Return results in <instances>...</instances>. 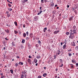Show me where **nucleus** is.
Listing matches in <instances>:
<instances>
[{
	"instance_id": "1",
	"label": "nucleus",
	"mask_w": 78,
	"mask_h": 78,
	"mask_svg": "<svg viewBox=\"0 0 78 78\" xmlns=\"http://www.w3.org/2000/svg\"><path fill=\"white\" fill-rule=\"evenodd\" d=\"M27 61L28 63H29V64H30V65L31 64V62H32V61H31V60L30 59H28L27 60Z\"/></svg>"
},
{
	"instance_id": "2",
	"label": "nucleus",
	"mask_w": 78,
	"mask_h": 78,
	"mask_svg": "<svg viewBox=\"0 0 78 78\" xmlns=\"http://www.w3.org/2000/svg\"><path fill=\"white\" fill-rule=\"evenodd\" d=\"M70 35L69 36V38L70 39H73L74 37V34H70Z\"/></svg>"
},
{
	"instance_id": "3",
	"label": "nucleus",
	"mask_w": 78,
	"mask_h": 78,
	"mask_svg": "<svg viewBox=\"0 0 78 78\" xmlns=\"http://www.w3.org/2000/svg\"><path fill=\"white\" fill-rule=\"evenodd\" d=\"M37 19H38V18L37 16H35L34 17V20H35V21H37Z\"/></svg>"
},
{
	"instance_id": "4",
	"label": "nucleus",
	"mask_w": 78,
	"mask_h": 78,
	"mask_svg": "<svg viewBox=\"0 0 78 78\" xmlns=\"http://www.w3.org/2000/svg\"><path fill=\"white\" fill-rule=\"evenodd\" d=\"M73 16H72L71 17H70L69 20L70 21H71V20H73Z\"/></svg>"
},
{
	"instance_id": "5",
	"label": "nucleus",
	"mask_w": 78,
	"mask_h": 78,
	"mask_svg": "<svg viewBox=\"0 0 78 78\" xmlns=\"http://www.w3.org/2000/svg\"><path fill=\"white\" fill-rule=\"evenodd\" d=\"M28 2V0H23V1H22V2L23 3H23L25 4V2Z\"/></svg>"
},
{
	"instance_id": "6",
	"label": "nucleus",
	"mask_w": 78,
	"mask_h": 78,
	"mask_svg": "<svg viewBox=\"0 0 78 78\" xmlns=\"http://www.w3.org/2000/svg\"><path fill=\"white\" fill-rule=\"evenodd\" d=\"M59 31H55L54 32V34H58V33H59Z\"/></svg>"
},
{
	"instance_id": "7",
	"label": "nucleus",
	"mask_w": 78,
	"mask_h": 78,
	"mask_svg": "<svg viewBox=\"0 0 78 78\" xmlns=\"http://www.w3.org/2000/svg\"><path fill=\"white\" fill-rule=\"evenodd\" d=\"M46 75H47V73H44L43 75V76H44V77H45Z\"/></svg>"
},
{
	"instance_id": "8",
	"label": "nucleus",
	"mask_w": 78,
	"mask_h": 78,
	"mask_svg": "<svg viewBox=\"0 0 78 78\" xmlns=\"http://www.w3.org/2000/svg\"><path fill=\"white\" fill-rule=\"evenodd\" d=\"M5 31L7 33H9V30L8 29H7V30H5Z\"/></svg>"
},
{
	"instance_id": "9",
	"label": "nucleus",
	"mask_w": 78,
	"mask_h": 78,
	"mask_svg": "<svg viewBox=\"0 0 78 78\" xmlns=\"http://www.w3.org/2000/svg\"><path fill=\"white\" fill-rule=\"evenodd\" d=\"M72 62H73V63H76V61L74 59L72 60Z\"/></svg>"
},
{
	"instance_id": "10",
	"label": "nucleus",
	"mask_w": 78,
	"mask_h": 78,
	"mask_svg": "<svg viewBox=\"0 0 78 78\" xmlns=\"http://www.w3.org/2000/svg\"><path fill=\"white\" fill-rule=\"evenodd\" d=\"M30 37H33V34L32 33H30Z\"/></svg>"
},
{
	"instance_id": "11",
	"label": "nucleus",
	"mask_w": 78,
	"mask_h": 78,
	"mask_svg": "<svg viewBox=\"0 0 78 78\" xmlns=\"http://www.w3.org/2000/svg\"><path fill=\"white\" fill-rule=\"evenodd\" d=\"M47 27L44 28V32L45 33L46 31H47Z\"/></svg>"
},
{
	"instance_id": "12",
	"label": "nucleus",
	"mask_w": 78,
	"mask_h": 78,
	"mask_svg": "<svg viewBox=\"0 0 78 78\" xmlns=\"http://www.w3.org/2000/svg\"><path fill=\"white\" fill-rule=\"evenodd\" d=\"M74 34L73 33V31H72V30H71V32H70V34Z\"/></svg>"
},
{
	"instance_id": "13",
	"label": "nucleus",
	"mask_w": 78,
	"mask_h": 78,
	"mask_svg": "<svg viewBox=\"0 0 78 78\" xmlns=\"http://www.w3.org/2000/svg\"><path fill=\"white\" fill-rule=\"evenodd\" d=\"M73 32L74 34H76V30H73Z\"/></svg>"
},
{
	"instance_id": "14",
	"label": "nucleus",
	"mask_w": 78,
	"mask_h": 78,
	"mask_svg": "<svg viewBox=\"0 0 78 78\" xmlns=\"http://www.w3.org/2000/svg\"><path fill=\"white\" fill-rule=\"evenodd\" d=\"M34 60L35 63H37V59L34 58Z\"/></svg>"
},
{
	"instance_id": "15",
	"label": "nucleus",
	"mask_w": 78,
	"mask_h": 78,
	"mask_svg": "<svg viewBox=\"0 0 78 78\" xmlns=\"http://www.w3.org/2000/svg\"><path fill=\"white\" fill-rule=\"evenodd\" d=\"M66 48V44L64 45L63 47V49H65Z\"/></svg>"
},
{
	"instance_id": "16",
	"label": "nucleus",
	"mask_w": 78,
	"mask_h": 78,
	"mask_svg": "<svg viewBox=\"0 0 78 78\" xmlns=\"http://www.w3.org/2000/svg\"><path fill=\"white\" fill-rule=\"evenodd\" d=\"M14 33L15 34H17V33H18V31H16V30H15Z\"/></svg>"
},
{
	"instance_id": "17",
	"label": "nucleus",
	"mask_w": 78,
	"mask_h": 78,
	"mask_svg": "<svg viewBox=\"0 0 78 78\" xmlns=\"http://www.w3.org/2000/svg\"><path fill=\"white\" fill-rule=\"evenodd\" d=\"M14 23L15 24L16 26H17V22L16 21H15Z\"/></svg>"
},
{
	"instance_id": "18",
	"label": "nucleus",
	"mask_w": 78,
	"mask_h": 78,
	"mask_svg": "<svg viewBox=\"0 0 78 78\" xmlns=\"http://www.w3.org/2000/svg\"><path fill=\"white\" fill-rule=\"evenodd\" d=\"M23 37H26V34L25 33L23 34Z\"/></svg>"
},
{
	"instance_id": "19",
	"label": "nucleus",
	"mask_w": 78,
	"mask_h": 78,
	"mask_svg": "<svg viewBox=\"0 0 78 78\" xmlns=\"http://www.w3.org/2000/svg\"><path fill=\"white\" fill-rule=\"evenodd\" d=\"M22 42L23 43V44H24V43H25V40L23 39L22 41Z\"/></svg>"
},
{
	"instance_id": "20",
	"label": "nucleus",
	"mask_w": 78,
	"mask_h": 78,
	"mask_svg": "<svg viewBox=\"0 0 78 78\" xmlns=\"http://www.w3.org/2000/svg\"><path fill=\"white\" fill-rule=\"evenodd\" d=\"M73 43L72 44V45L73 46H75V42H73Z\"/></svg>"
},
{
	"instance_id": "21",
	"label": "nucleus",
	"mask_w": 78,
	"mask_h": 78,
	"mask_svg": "<svg viewBox=\"0 0 78 78\" xmlns=\"http://www.w3.org/2000/svg\"><path fill=\"white\" fill-rule=\"evenodd\" d=\"M19 64L20 65H23V63L22 62H20L19 63Z\"/></svg>"
},
{
	"instance_id": "22",
	"label": "nucleus",
	"mask_w": 78,
	"mask_h": 78,
	"mask_svg": "<svg viewBox=\"0 0 78 78\" xmlns=\"http://www.w3.org/2000/svg\"><path fill=\"white\" fill-rule=\"evenodd\" d=\"M44 2L45 3H46V2H49V1H48V0H44Z\"/></svg>"
},
{
	"instance_id": "23",
	"label": "nucleus",
	"mask_w": 78,
	"mask_h": 78,
	"mask_svg": "<svg viewBox=\"0 0 78 78\" xmlns=\"http://www.w3.org/2000/svg\"><path fill=\"white\" fill-rule=\"evenodd\" d=\"M8 9L9 11H11L12 10V9H11V8Z\"/></svg>"
},
{
	"instance_id": "24",
	"label": "nucleus",
	"mask_w": 78,
	"mask_h": 78,
	"mask_svg": "<svg viewBox=\"0 0 78 78\" xmlns=\"http://www.w3.org/2000/svg\"><path fill=\"white\" fill-rule=\"evenodd\" d=\"M53 14H56V11H53L52 12Z\"/></svg>"
},
{
	"instance_id": "25",
	"label": "nucleus",
	"mask_w": 78,
	"mask_h": 78,
	"mask_svg": "<svg viewBox=\"0 0 78 78\" xmlns=\"http://www.w3.org/2000/svg\"><path fill=\"white\" fill-rule=\"evenodd\" d=\"M54 6V3H52L51 4V6Z\"/></svg>"
},
{
	"instance_id": "26",
	"label": "nucleus",
	"mask_w": 78,
	"mask_h": 78,
	"mask_svg": "<svg viewBox=\"0 0 78 78\" xmlns=\"http://www.w3.org/2000/svg\"><path fill=\"white\" fill-rule=\"evenodd\" d=\"M60 62H61V63H62L63 62L62 60V59H60Z\"/></svg>"
},
{
	"instance_id": "27",
	"label": "nucleus",
	"mask_w": 78,
	"mask_h": 78,
	"mask_svg": "<svg viewBox=\"0 0 78 78\" xmlns=\"http://www.w3.org/2000/svg\"><path fill=\"white\" fill-rule=\"evenodd\" d=\"M8 5L9 7H11V6H12V5H11L10 4H8Z\"/></svg>"
},
{
	"instance_id": "28",
	"label": "nucleus",
	"mask_w": 78,
	"mask_h": 78,
	"mask_svg": "<svg viewBox=\"0 0 78 78\" xmlns=\"http://www.w3.org/2000/svg\"><path fill=\"white\" fill-rule=\"evenodd\" d=\"M10 72H11V73L13 74V70L11 69L10 70Z\"/></svg>"
},
{
	"instance_id": "29",
	"label": "nucleus",
	"mask_w": 78,
	"mask_h": 78,
	"mask_svg": "<svg viewBox=\"0 0 78 78\" xmlns=\"http://www.w3.org/2000/svg\"><path fill=\"white\" fill-rule=\"evenodd\" d=\"M38 43L39 44H41V41H40V40H38Z\"/></svg>"
},
{
	"instance_id": "30",
	"label": "nucleus",
	"mask_w": 78,
	"mask_h": 78,
	"mask_svg": "<svg viewBox=\"0 0 78 78\" xmlns=\"http://www.w3.org/2000/svg\"><path fill=\"white\" fill-rule=\"evenodd\" d=\"M37 58V59H39V58H41V56H37L36 57Z\"/></svg>"
},
{
	"instance_id": "31",
	"label": "nucleus",
	"mask_w": 78,
	"mask_h": 78,
	"mask_svg": "<svg viewBox=\"0 0 78 78\" xmlns=\"http://www.w3.org/2000/svg\"><path fill=\"white\" fill-rule=\"evenodd\" d=\"M73 29H75V28H76V26L75 25H74L73 26Z\"/></svg>"
},
{
	"instance_id": "32",
	"label": "nucleus",
	"mask_w": 78,
	"mask_h": 78,
	"mask_svg": "<svg viewBox=\"0 0 78 78\" xmlns=\"http://www.w3.org/2000/svg\"><path fill=\"white\" fill-rule=\"evenodd\" d=\"M66 34H67V35H69V32H67L66 33Z\"/></svg>"
},
{
	"instance_id": "33",
	"label": "nucleus",
	"mask_w": 78,
	"mask_h": 78,
	"mask_svg": "<svg viewBox=\"0 0 78 78\" xmlns=\"http://www.w3.org/2000/svg\"><path fill=\"white\" fill-rule=\"evenodd\" d=\"M24 76V75H23V74H22L21 78H23Z\"/></svg>"
},
{
	"instance_id": "34",
	"label": "nucleus",
	"mask_w": 78,
	"mask_h": 78,
	"mask_svg": "<svg viewBox=\"0 0 78 78\" xmlns=\"http://www.w3.org/2000/svg\"><path fill=\"white\" fill-rule=\"evenodd\" d=\"M48 33H50V32L51 31V30H50V29H49L48 30Z\"/></svg>"
},
{
	"instance_id": "35",
	"label": "nucleus",
	"mask_w": 78,
	"mask_h": 78,
	"mask_svg": "<svg viewBox=\"0 0 78 78\" xmlns=\"http://www.w3.org/2000/svg\"><path fill=\"white\" fill-rule=\"evenodd\" d=\"M74 12L76 14H77V11H76V10H75L74 11Z\"/></svg>"
},
{
	"instance_id": "36",
	"label": "nucleus",
	"mask_w": 78,
	"mask_h": 78,
	"mask_svg": "<svg viewBox=\"0 0 78 78\" xmlns=\"http://www.w3.org/2000/svg\"><path fill=\"white\" fill-rule=\"evenodd\" d=\"M63 66V64H62V65L59 66V67H62Z\"/></svg>"
},
{
	"instance_id": "37",
	"label": "nucleus",
	"mask_w": 78,
	"mask_h": 78,
	"mask_svg": "<svg viewBox=\"0 0 78 78\" xmlns=\"http://www.w3.org/2000/svg\"><path fill=\"white\" fill-rule=\"evenodd\" d=\"M41 77H42V76H39L38 77V78H41Z\"/></svg>"
},
{
	"instance_id": "38",
	"label": "nucleus",
	"mask_w": 78,
	"mask_h": 78,
	"mask_svg": "<svg viewBox=\"0 0 78 78\" xmlns=\"http://www.w3.org/2000/svg\"><path fill=\"white\" fill-rule=\"evenodd\" d=\"M26 34H27V36H28V32L27 31L26 32Z\"/></svg>"
},
{
	"instance_id": "39",
	"label": "nucleus",
	"mask_w": 78,
	"mask_h": 78,
	"mask_svg": "<svg viewBox=\"0 0 78 78\" xmlns=\"http://www.w3.org/2000/svg\"><path fill=\"white\" fill-rule=\"evenodd\" d=\"M41 3H44V0H41Z\"/></svg>"
},
{
	"instance_id": "40",
	"label": "nucleus",
	"mask_w": 78,
	"mask_h": 78,
	"mask_svg": "<svg viewBox=\"0 0 78 78\" xmlns=\"http://www.w3.org/2000/svg\"><path fill=\"white\" fill-rule=\"evenodd\" d=\"M36 47H39V44H37L36 45Z\"/></svg>"
},
{
	"instance_id": "41",
	"label": "nucleus",
	"mask_w": 78,
	"mask_h": 78,
	"mask_svg": "<svg viewBox=\"0 0 78 78\" xmlns=\"http://www.w3.org/2000/svg\"><path fill=\"white\" fill-rule=\"evenodd\" d=\"M69 56H72V54L69 53Z\"/></svg>"
},
{
	"instance_id": "42",
	"label": "nucleus",
	"mask_w": 78,
	"mask_h": 78,
	"mask_svg": "<svg viewBox=\"0 0 78 78\" xmlns=\"http://www.w3.org/2000/svg\"><path fill=\"white\" fill-rule=\"evenodd\" d=\"M5 78V76H1V78Z\"/></svg>"
},
{
	"instance_id": "43",
	"label": "nucleus",
	"mask_w": 78,
	"mask_h": 78,
	"mask_svg": "<svg viewBox=\"0 0 78 78\" xmlns=\"http://www.w3.org/2000/svg\"><path fill=\"white\" fill-rule=\"evenodd\" d=\"M0 75H1L2 76H3V73H0Z\"/></svg>"
},
{
	"instance_id": "44",
	"label": "nucleus",
	"mask_w": 78,
	"mask_h": 78,
	"mask_svg": "<svg viewBox=\"0 0 78 78\" xmlns=\"http://www.w3.org/2000/svg\"><path fill=\"white\" fill-rule=\"evenodd\" d=\"M42 12V10L40 11L39 12V13H40V14H41Z\"/></svg>"
},
{
	"instance_id": "45",
	"label": "nucleus",
	"mask_w": 78,
	"mask_h": 78,
	"mask_svg": "<svg viewBox=\"0 0 78 78\" xmlns=\"http://www.w3.org/2000/svg\"><path fill=\"white\" fill-rule=\"evenodd\" d=\"M16 67H17V66H18V64H17V63H16Z\"/></svg>"
},
{
	"instance_id": "46",
	"label": "nucleus",
	"mask_w": 78,
	"mask_h": 78,
	"mask_svg": "<svg viewBox=\"0 0 78 78\" xmlns=\"http://www.w3.org/2000/svg\"><path fill=\"white\" fill-rule=\"evenodd\" d=\"M12 45L13 46H15V45H14V44L13 43V42L12 43Z\"/></svg>"
},
{
	"instance_id": "47",
	"label": "nucleus",
	"mask_w": 78,
	"mask_h": 78,
	"mask_svg": "<svg viewBox=\"0 0 78 78\" xmlns=\"http://www.w3.org/2000/svg\"><path fill=\"white\" fill-rule=\"evenodd\" d=\"M19 34H21V32L20 31H19Z\"/></svg>"
},
{
	"instance_id": "48",
	"label": "nucleus",
	"mask_w": 78,
	"mask_h": 78,
	"mask_svg": "<svg viewBox=\"0 0 78 78\" xmlns=\"http://www.w3.org/2000/svg\"><path fill=\"white\" fill-rule=\"evenodd\" d=\"M16 58H20V57H19V56H16Z\"/></svg>"
},
{
	"instance_id": "49",
	"label": "nucleus",
	"mask_w": 78,
	"mask_h": 78,
	"mask_svg": "<svg viewBox=\"0 0 78 78\" xmlns=\"http://www.w3.org/2000/svg\"><path fill=\"white\" fill-rule=\"evenodd\" d=\"M42 7H40V10H42Z\"/></svg>"
},
{
	"instance_id": "50",
	"label": "nucleus",
	"mask_w": 78,
	"mask_h": 78,
	"mask_svg": "<svg viewBox=\"0 0 78 78\" xmlns=\"http://www.w3.org/2000/svg\"><path fill=\"white\" fill-rule=\"evenodd\" d=\"M76 66H78V63H76Z\"/></svg>"
},
{
	"instance_id": "51",
	"label": "nucleus",
	"mask_w": 78,
	"mask_h": 78,
	"mask_svg": "<svg viewBox=\"0 0 78 78\" xmlns=\"http://www.w3.org/2000/svg\"><path fill=\"white\" fill-rule=\"evenodd\" d=\"M29 58H31V56L29 55Z\"/></svg>"
},
{
	"instance_id": "52",
	"label": "nucleus",
	"mask_w": 78,
	"mask_h": 78,
	"mask_svg": "<svg viewBox=\"0 0 78 78\" xmlns=\"http://www.w3.org/2000/svg\"><path fill=\"white\" fill-rule=\"evenodd\" d=\"M5 40H6L7 41H8V39L6 37L5 38Z\"/></svg>"
},
{
	"instance_id": "53",
	"label": "nucleus",
	"mask_w": 78,
	"mask_h": 78,
	"mask_svg": "<svg viewBox=\"0 0 78 78\" xmlns=\"http://www.w3.org/2000/svg\"><path fill=\"white\" fill-rule=\"evenodd\" d=\"M58 52H59V53H61V51H60L59 50H58L57 51Z\"/></svg>"
},
{
	"instance_id": "54",
	"label": "nucleus",
	"mask_w": 78,
	"mask_h": 78,
	"mask_svg": "<svg viewBox=\"0 0 78 78\" xmlns=\"http://www.w3.org/2000/svg\"><path fill=\"white\" fill-rule=\"evenodd\" d=\"M6 26H8V27H10V25H8V24H6Z\"/></svg>"
},
{
	"instance_id": "55",
	"label": "nucleus",
	"mask_w": 78,
	"mask_h": 78,
	"mask_svg": "<svg viewBox=\"0 0 78 78\" xmlns=\"http://www.w3.org/2000/svg\"><path fill=\"white\" fill-rule=\"evenodd\" d=\"M71 51V49H70L69 50H68V51Z\"/></svg>"
},
{
	"instance_id": "56",
	"label": "nucleus",
	"mask_w": 78,
	"mask_h": 78,
	"mask_svg": "<svg viewBox=\"0 0 78 78\" xmlns=\"http://www.w3.org/2000/svg\"><path fill=\"white\" fill-rule=\"evenodd\" d=\"M58 68H56L55 70H56V72H57L58 71Z\"/></svg>"
},
{
	"instance_id": "57",
	"label": "nucleus",
	"mask_w": 78,
	"mask_h": 78,
	"mask_svg": "<svg viewBox=\"0 0 78 78\" xmlns=\"http://www.w3.org/2000/svg\"><path fill=\"white\" fill-rule=\"evenodd\" d=\"M57 55H60L59 52H58L57 54Z\"/></svg>"
},
{
	"instance_id": "58",
	"label": "nucleus",
	"mask_w": 78,
	"mask_h": 78,
	"mask_svg": "<svg viewBox=\"0 0 78 78\" xmlns=\"http://www.w3.org/2000/svg\"><path fill=\"white\" fill-rule=\"evenodd\" d=\"M69 5H67V8H69Z\"/></svg>"
},
{
	"instance_id": "59",
	"label": "nucleus",
	"mask_w": 78,
	"mask_h": 78,
	"mask_svg": "<svg viewBox=\"0 0 78 78\" xmlns=\"http://www.w3.org/2000/svg\"><path fill=\"white\" fill-rule=\"evenodd\" d=\"M58 6V5H55V7H56V6Z\"/></svg>"
},
{
	"instance_id": "60",
	"label": "nucleus",
	"mask_w": 78,
	"mask_h": 78,
	"mask_svg": "<svg viewBox=\"0 0 78 78\" xmlns=\"http://www.w3.org/2000/svg\"><path fill=\"white\" fill-rule=\"evenodd\" d=\"M3 48H4V50L6 49V48L5 47H4Z\"/></svg>"
},
{
	"instance_id": "61",
	"label": "nucleus",
	"mask_w": 78,
	"mask_h": 78,
	"mask_svg": "<svg viewBox=\"0 0 78 78\" xmlns=\"http://www.w3.org/2000/svg\"><path fill=\"white\" fill-rule=\"evenodd\" d=\"M71 67H72V68H73V66H71Z\"/></svg>"
},
{
	"instance_id": "62",
	"label": "nucleus",
	"mask_w": 78,
	"mask_h": 78,
	"mask_svg": "<svg viewBox=\"0 0 78 78\" xmlns=\"http://www.w3.org/2000/svg\"><path fill=\"white\" fill-rule=\"evenodd\" d=\"M26 76H27V75L25 74V78H26Z\"/></svg>"
},
{
	"instance_id": "63",
	"label": "nucleus",
	"mask_w": 78,
	"mask_h": 78,
	"mask_svg": "<svg viewBox=\"0 0 78 78\" xmlns=\"http://www.w3.org/2000/svg\"><path fill=\"white\" fill-rule=\"evenodd\" d=\"M40 14H41L40 13H37V15H39Z\"/></svg>"
},
{
	"instance_id": "64",
	"label": "nucleus",
	"mask_w": 78,
	"mask_h": 78,
	"mask_svg": "<svg viewBox=\"0 0 78 78\" xmlns=\"http://www.w3.org/2000/svg\"><path fill=\"white\" fill-rule=\"evenodd\" d=\"M59 16H61V14H59Z\"/></svg>"
}]
</instances>
